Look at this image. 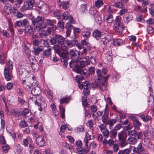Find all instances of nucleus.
<instances>
[{
    "mask_svg": "<svg viewBox=\"0 0 154 154\" xmlns=\"http://www.w3.org/2000/svg\"><path fill=\"white\" fill-rule=\"evenodd\" d=\"M12 70L4 69V75L5 79L7 81L11 80L13 77Z\"/></svg>",
    "mask_w": 154,
    "mask_h": 154,
    "instance_id": "nucleus-12",
    "label": "nucleus"
},
{
    "mask_svg": "<svg viewBox=\"0 0 154 154\" xmlns=\"http://www.w3.org/2000/svg\"><path fill=\"white\" fill-rule=\"evenodd\" d=\"M121 17L119 16L116 17L114 20L113 27L115 31L118 33H121L125 27L121 21Z\"/></svg>",
    "mask_w": 154,
    "mask_h": 154,
    "instance_id": "nucleus-3",
    "label": "nucleus"
},
{
    "mask_svg": "<svg viewBox=\"0 0 154 154\" xmlns=\"http://www.w3.org/2000/svg\"><path fill=\"white\" fill-rule=\"evenodd\" d=\"M107 44L111 42L112 39L111 35H107L103 38Z\"/></svg>",
    "mask_w": 154,
    "mask_h": 154,
    "instance_id": "nucleus-50",
    "label": "nucleus"
},
{
    "mask_svg": "<svg viewBox=\"0 0 154 154\" xmlns=\"http://www.w3.org/2000/svg\"><path fill=\"white\" fill-rule=\"evenodd\" d=\"M94 83L91 84L88 81H85L83 82L81 84L79 85V87L81 89H84L83 92L84 95L86 96H87L90 94V91L89 88L90 87H92L94 89L97 88H94L93 87Z\"/></svg>",
    "mask_w": 154,
    "mask_h": 154,
    "instance_id": "nucleus-4",
    "label": "nucleus"
},
{
    "mask_svg": "<svg viewBox=\"0 0 154 154\" xmlns=\"http://www.w3.org/2000/svg\"><path fill=\"white\" fill-rule=\"evenodd\" d=\"M38 101L39 105V106H38L39 107L38 110L42 112L44 109L46 107L47 104L43 98L40 99V100H38Z\"/></svg>",
    "mask_w": 154,
    "mask_h": 154,
    "instance_id": "nucleus-17",
    "label": "nucleus"
},
{
    "mask_svg": "<svg viewBox=\"0 0 154 154\" xmlns=\"http://www.w3.org/2000/svg\"><path fill=\"white\" fill-rule=\"evenodd\" d=\"M52 49V47H49L48 48L43 51V57H48L51 54V50Z\"/></svg>",
    "mask_w": 154,
    "mask_h": 154,
    "instance_id": "nucleus-20",
    "label": "nucleus"
},
{
    "mask_svg": "<svg viewBox=\"0 0 154 154\" xmlns=\"http://www.w3.org/2000/svg\"><path fill=\"white\" fill-rule=\"evenodd\" d=\"M41 29V30H37L38 31H39V35L41 38H45L48 35L47 33L45 30Z\"/></svg>",
    "mask_w": 154,
    "mask_h": 154,
    "instance_id": "nucleus-32",
    "label": "nucleus"
},
{
    "mask_svg": "<svg viewBox=\"0 0 154 154\" xmlns=\"http://www.w3.org/2000/svg\"><path fill=\"white\" fill-rule=\"evenodd\" d=\"M147 31L148 33L149 34H152L154 32V30L152 27L150 26H149L147 27Z\"/></svg>",
    "mask_w": 154,
    "mask_h": 154,
    "instance_id": "nucleus-62",
    "label": "nucleus"
},
{
    "mask_svg": "<svg viewBox=\"0 0 154 154\" xmlns=\"http://www.w3.org/2000/svg\"><path fill=\"white\" fill-rule=\"evenodd\" d=\"M113 15L111 14L107 16L106 18V22L107 23H111L113 21Z\"/></svg>",
    "mask_w": 154,
    "mask_h": 154,
    "instance_id": "nucleus-37",
    "label": "nucleus"
},
{
    "mask_svg": "<svg viewBox=\"0 0 154 154\" xmlns=\"http://www.w3.org/2000/svg\"><path fill=\"white\" fill-rule=\"evenodd\" d=\"M32 140L30 138H26L24 139L23 140V145L25 146H27L28 144L32 142Z\"/></svg>",
    "mask_w": 154,
    "mask_h": 154,
    "instance_id": "nucleus-31",
    "label": "nucleus"
},
{
    "mask_svg": "<svg viewBox=\"0 0 154 154\" xmlns=\"http://www.w3.org/2000/svg\"><path fill=\"white\" fill-rule=\"evenodd\" d=\"M91 112L94 113L97 112V107L94 105H92L91 107Z\"/></svg>",
    "mask_w": 154,
    "mask_h": 154,
    "instance_id": "nucleus-58",
    "label": "nucleus"
},
{
    "mask_svg": "<svg viewBox=\"0 0 154 154\" xmlns=\"http://www.w3.org/2000/svg\"><path fill=\"white\" fill-rule=\"evenodd\" d=\"M35 4L34 0H27L24 2L23 6H21L20 10L22 12L26 10H30L32 9Z\"/></svg>",
    "mask_w": 154,
    "mask_h": 154,
    "instance_id": "nucleus-5",
    "label": "nucleus"
},
{
    "mask_svg": "<svg viewBox=\"0 0 154 154\" xmlns=\"http://www.w3.org/2000/svg\"><path fill=\"white\" fill-rule=\"evenodd\" d=\"M89 13L91 15L94 16V17L97 15V14H99L95 8H91L89 10Z\"/></svg>",
    "mask_w": 154,
    "mask_h": 154,
    "instance_id": "nucleus-40",
    "label": "nucleus"
},
{
    "mask_svg": "<svg viewBox=\"0 0 154 154\" xmlns=\"http://www.w3.org/2000/svg\"><path fill=\"white\" fill-rule=\"evenodd\" d=\"M104 138H107L109 135V132L107 129L101 131Z\"/></svg>",
    "mask_w": 154,
    "mask_h": 154,
    "instance_id": "nucleus-45",
    "label": "nucleus"
},
{
    "mask_svg": "<svg viewBox=\"0 0 154 154\" xmlns=\"http://www.w3.org/2000/svg\"><path fill=\"white\" fill-rule=\"evenodd\" d=\"M127 136L126 133L124 131H122L118 134V139L119 140H126Z\"/></svg>",
    "mask_w": 154,
    "mask_h": 154,
    "instance_id": "nucleus-18",
    "label": "nucleus"
},
{
    "mask_svg": "<svg viewBox=\"0 0 154 154\" xmlns=\"http://www.w3.org/2000/svg\"><path fill=\"white\" fill-rule=\"evenodd\" d=\"M69 101V99L68 97L63 98L60 100V103L61 104L64 103H67Z\"/></svg>",
    "mask_w": 154,
    "mask_h": 154,
    "instance_id": "nucleus-53",
    "label": "nucleus"
},
{
    "mask_svg": "<svg viewBox=\"0 0 154 154\" xmlns=\"http://www.w3.org/2000/svg\"><path fill=\"white\" fill-rule=\"evenodd\" d=\"M32 26L34 29L39 30L47 27L48 26H52V29L54 31L57 29V26L54 24L55 23L54 20L45 19L42 17L38 16L36 18L32 21Z\"/></svg>",
    "mask_w": 154,
    "mask_h": 154,
    "instance_id": "nucleus-1",
    "label": "nucleus"
},
{
    "mask_svg": "<svg viewBox=\"0 0 154 154\" xmlns=\"http://www.w3.org/2000/svg\"><path fill=\"white\" fill-rule=\"evenodd\" d=\"M10 149V146L8 145L5 144L2 147V149L5 152H7Z\"/></svg>",
    "mask_w": 154,
    "mask_h": 154,
    "instance_id": "nucleus-61",
    "label": "nucleus"
},
{
    "mask_svg": "<svg viewBox=\"0 0 154 154\" xmlns=\"http://www.w3.org/2000/svg\"><path fill=\"white\" fill-rule=\"evenodd\" d=\"M88 72L91 75H94L95 73V69L94 67L91 66L88 68Z\"/></svg>",
    "mask_w": 154,
    "mask_h": 154,
    "instance_id": "nucleus-60",
    "label": "nucleus"
},
{
    "mask_svg": "<svg viewBox=\"0 0 154 154\" xmlns=\"http://www.w3.org/2000/svg\"><path fill=\"white\" fill-rule=\"evenodd\" d=\"M78 61L77 60L75 61L74 60H72L69 63V66L71 68H73L74 67V68L73 69V71L79 73L81 72V69L77 66L78 65Z\"/></svg>",
    "mask_w": 154,
    "mask_h": 154,
    "instance_id": "nucleus-9",
    "label": "nucleus"
},
{
    "mask_svg": "<svg viewBox=\"0 0 154 154\" xmlns=\"http://www.w3.org/2000/svg\"><path fill=\"white\" fill-rule=\"evenodd\" d=\"M62 146L64 147L67 149H69L70 150H73L74 148L73 146L70 144H68L66 142H64L62 143Z\"/></svg>",
    "mask_w": 154,
    "mask_h": 154,
    "instance_id": "nucleus-30",
    "label": "nucleus"
},
{
    "mask_svg": "<svg viewBox=\"0 0 154 154\" xmlns=\"http://www.w3.org/2000/svg\"><path fill=\"white\" fill-rule=\"evenodd\" d=\"M20 79L21 80L25 79L27 75V72L24 68H19L18 69Z\"/></svg>",
    "mask_w": 154,
    "mask_h": 154,
    "instance_id": "nucleus-13",
    "label": "nucleus"
},
{
    "mask_svg": "<svg viewBox=\"0 0 154 154\" xmlns=\"http://www.w3.org/2000/svg\"><path fill=\"white\" fill-rule=\"evenodd\" d=\"M40 45L41 47H48L49 44L48 41L44 39H39Z\"/></svg>",
    "mask_w": 154,
    "mask_h": 154,
    "instance_id": "nucleus-26",
    "label": "nucleus"
},
{
    "mask_svg": "<svg viewBox=\"0 0 154 154\" xmlns=\"http://www.w3.org/2000/svg\"><path fill=\"white\" fill-rule=\"evenodd\" d=\"M113 45L115 46L121 45L123 43V41L120 39H116L113 40Z\"/></svg>",
    "mask_w": 154,
    "mask_h": 154,
    "instance_id": "nucleus-28",
    "label": "nucleus"
},
{
    "mask_svg": "<svg viewBox=\"0 0 154 154\" xmlns=\"http://www.w3.org/2000/svg\"><path fill=\"white\" fill-rule=\"evenodd\" d=\"M32 28L30 26H27L25 27L24 32L27 34L30 35L32 32Z\"/></svg>",
    "mask_w": 154,
    "mask_h": 154,
    "instance_id": "nucleus-27",
    "label": "nucleus"
},
{
    "mask_svg": "<svg viewBox=\"0 0 154 154\" xmlns=\"http://www.w3.org/2000/svg\"><path fill=\"white\" fill-rule=\"evenodd\" d=\"M101 33L100 31L97 29L94 31L92 33L93 36L96 39L98 40L99 39L101 36Z\"/></svg>",
    "mask_w": 154,
    "mask_h": 154,
    "instance_id": "nucleus-21",
    "label": "nucleus"
},
{
    "mask_svg": "<svg viewBox=\"0 0 154 154\" xmlns=\"http://www.w3.org/2000/svg\"><path fill=\"white\" fill-rule=\"evenodd\" d=\"M103 5V0H97L95 2V6L98 8H99L102 6Z\"/></svg>",
    "mask_w": 154,
    "mask_h": 154,
    "instance_id": "nucleus-33",
    "label": "nucleus"
},
{
    "mask_svg": "<svg viewBox=\"0 0 154 154\" xmlns=\"http://www.w3.org/2000/svg\"><path fill=\"white\" fill-rule=\"evenodd\" d=\"M18 101L19 103L23 106L25 105L26 104V102L25 100L20 97L18 98Z\"/></svg>",
    "mask_w": 154,
    "mask_h": 154,
    "instance_id": "nucleus-56",
    "label": "nucleus"
},
{
    "mask_svg": "<svg viewBox=\"0 0 154 154\" xmlns=\"http://www.w3.org/2000/svg\"><path fill=\"white\" fill-rule=\"evenodd\" d=\"M12 7L11 6H5L4 10L7 14H9L11 13Z\"/></svg>",
    "mask_w": 154,
    "mask_h": 154,
    "instance_id": "nucleus-39",
    "label": "nucleus"
},
{
    "mask_svg": "<svg viewBox=\"0 0 154 154\" xmlns=\"http://www.w3.org/2000/svg\"><path fill=\"white\" fill-rule=\"evenodd\" d=\"M87 5L85 4H82L80 6L79 10L81 13L85 12L88 10Z\"/></svg>",
    "mask_w": 154,
    "mask_h": 154,
    "instance_id": "nucleus-34",
    "label": "nucleus"
},
{
    "mask_svg": "<svg viewBox=\"0 0 154 154\" xmlns=\"http://www.w3.org/2000/svg\"><path fill=\"white\" fill-rule=\"evenodd\" d=\"M38 88H34L31 91L32 94L34 96H37L40 94V92L38 90Z\"/></svg>",
    "mask_w": 154,
    "mask_h": 154,
    "instance_id": "nucleus-38",
    "label": "nucleus"
},
{
    "mask_svg": "<svg viewBox=\"0 0 154 154\" xmlns=\"http://www.w3.org/2000/svg\"><path fill=\"white\" fill-rule=\"evenodd\" d=\"M144 150V149L142 146V144L140 143L138 145L137 147H134L133 151L134 152L140 154V152Z\"/></svg>",
    "mask_w": 154,
    "mask_h": 154,
    "instance_id": "nucleus-16",
    "label": "nucleus"
},
{
    "mask_svg": "<svg viewBox=\"0 0 154 154\" xmlns=\"http://www.w3.org/2000/svg\"><path fill=\"white\" fill-rule=\"evenodd\" d=\"M4 69H7L12 70L13 69V62L10 60L9 59L6 63Z\"/></svg>",
    "mask_w": 154,
    "mask_h": 154,
    "instance_id": "nucleus-24",
    "label": "nucleus"
},
{
    "mask_svg": "<svg viewBox=\"0 0 154 154\" xmlns=\"http://www.w3.org/2000/svg\"><path fill=\"white\" fill-rule=\"evenodd\" d=\"M65 38L60 35L55 34L54 37L50 40L51 45H53L56 43L61 44L64 42Z\"/></svg>",
    "mask_w": 154,
    "mask_h": 154,
    "instance_id": "nucleus-6",
    "label": "nucleus"
},
{
    "mask_svg": "<svg viewBox=\"0 0 154 154\" xmlns=\"http://www.w3.org/2000/svg\"><path fill=\"white\" fill-rule=\"evenodd\" d=\"M1 32L3 36L7 38H9L10 36V34L5 30H2Z\"/></svg>",
    "mask_w": 154,
    "mask_h": 154,
    "instance_id": "nucleus-64",
    "label": "nucleus"
},
{
    "mask_svg": "<svg viewBox=\"0 0 154 154\" xmlns=\"http://www.w3.org/2000/svg\"><path fill=\"white\" fill-rule=\"evenodd\" d=\"M82 143L80 140H78L76 141V145L77 146V148H76L77 151V152L79 154L87 153L89 151V149L88 148V147H86V146L84 149L82 148Z\"/></svg>",
    "mask_w": 154,
    "mask_h": 154,
    "instance_id": "nucleus-7",
    "label": "nucleus"
},
{
    "mask_svg": "<svg viewBox=\"0 0 154 154\" xmlns=\"http://www.w3.org/2000/svg\"><path fill=\"white\" fill-rule=\"evenodd\" d=\"M109 112V108L107 106H106L104 110V113L101 116L102 121L103 123L105 124L108 120Z\"/></svg>",
    "mask_w": 154,
    "mask_h": 154,
    "instance_id": "nucleus-11",
    "label": "nucleus"
},
{
    "mask_svg": "<svg viewBox=\"0 0 154 154\" xmlns=\"http://www.w3.org/2000/svg\"><path fill=\"white\" fill-rule=\"evenodd\" d=\"M90 63L89 61H82L80 62V64L81 68H84L86 66H87L90 64Z\"/></svg>",
    "mask_w": 154,
    "mask_h": 154,
    "instance_id": "nucleus-51",
    "label": "nucleus"
},
{
    "mask_svg": "<svg viewBox=\"0 0 154 154\" xmlns=\"http://www.w3.org/2000/svg\"><path fill=\"white\" fill-rule=\"evenodd\" d=\"M100 16V15L99 13L97 14V15L94 17L95 21L99 24H100L101 22V18Z\"/></svg>",
    "mask_w": 154,
    "mask_h": 154,
    "instance_id": "nucleus-43",
    "label": "nucleus"
},
{
    "mask_svg": "<svg viewBox=\"0 0 154 154\" xmlns=\"http://www.w3.org/2000/svg\"><path fill=\"white\" fill-rule=\"evenodd\" d=\"M57 27L61 29H64V23L62 20H59L57 23Z\"/></svg>",
    "mask_w": 154,
    "mask_h": 154,
    "instance_id": "nucleus-49",
    "label": "nucleus"
},
{
    "mask_svg": "<svg viewBox=\"0 0 154 154\" xmlns=\"http://www.w3.org/2000/svg\"><path fill=\"white\" fill-rule=\"evenodd\" d=\"M62 19L67 20L69 17V14L68 12L66 11L62 13Z\"/></svg>",
    "mask_w": 154,
    "mask_h": 154,
    "instance_id": "nucleus-47",
    "label": "nucleus"
},
{
    "mask_svg": "<svg viewBox=\"0 0 154 154\" xmlns=\"http://www.w3.org/2000/svg\"><path fill=\"white\" fill-rule=\"evenodd\" d=\"M133 18L131 14H126L123 17L124 22L126 23H128L133 19Z\"/></svg>",
    "mask_w": 154,
    "mask_h": 154,
    "instance_id": "nucleus-22",
    "label": "nucleus"
},
{
    "mask_svg": "<svg viewBox=\"0 0 154 154\" xmlns=\"http://www.w3.org/2000/svg\"><path fill=\"white\" fill-rule=\"evenodd\" d=\"M110 137L112 138H115L117 134V132L116 131H110Z\"/></svg>",
    "mask_w": 154,
    "mask_h": 154,
    "instance_id": "nucleus-59",
    "label": "nucleus"
},
{
    "mask_svg": "<svg viewBox=\"0 0 154 154\" xmlns=\"http://www.w3.org/2000/svg\"><path fill=\"white\" fill-rule=\"evenodd\" d=\"M33 50L32 51L34 55H38L40 52H42L43 50V49L41 47H34Z\"/></svg>",
    "mask_w": 154,
    "mask_h": 154,
    "instance_id": "nucleus-25",
    "label": "nucleus"
},
{
    "mask_svg": "<svg viewBox=\"0 0 154 154\" xmlns=\"http://www.w3.org/2000/svg\"><path fill=\"white\" fill-rule=\"evenodd\" d=\"M29 112V109L28 108H24L21 112V115L24 117H25L26 115L28 114Z\"/></svg>",
    "mask_w": 154,
    "mask_h": 154,
    "instance_id": "nucleus-52",
    "label": "nucleus"
},
{
    "mask_svg": "<svg viewBox=\"0 0 154 154\" xmlns=\"http://www.w3.org/2000/svg\"><path fill=\"white\" fill-rule=\"evenodd\" d=\"M86 124L89 127L91 132H92L94 131V127H93L94 123L92 120H89L87 122Z\"/></svg>",
    "mask_w": 154,
    "mask_h": 154,
    "instance_id": "nucleus-35",
    "label": "nucleus"
},
{
    "mask_svg": "<svg viewBox=\"0 0 154 154\" xmlns=\"http://www.w3.org/2000/svg\"><path fill=\"white\" fill-rule=\"evenodd\" d=\"M84 130V128L82 125H79L76 127L75 129V131L78 133H80L81 131H82Z\"/></svg>",
    "mask_w": 154,
    "mask_h": 154,
    "instance_id": "nucleus-54",
    "label": "nucleus"
},
{
    "mask_svg": "<svg viewBox=\"0 0 154 154\" xmlns=\"http://www.w3.org/2000/svg\"><path fill=\"white\" fill-rule=\"evenodd\" d=\"M125 140H119L120 141L119 145L121 147H123L127 145V143L125 141Z\"/></svg>",
    "mask_w": 154,
    "mask_h": 154,
    "instance_id": "nucleus-63",
    "label": "nucleus"
},
{
    "mask_svg": "<svg viewBox=\"0 0 154 154\" xmlns=\"http://www.w3.org/2000/svg\"><path fill=\"white\" fill-rule=\"evenodd\" d=\"M143 134L141 132H136L134 137L136 139H141L143 137Z\"/></svg>",
    "mask_w": 154,
    "mask_h": 154,
    "instance_id": "nucleus-46",
    "label": "nucleus"
},
{
    "mask_svg": "<svg viewBox=\"0 0 154 154\" xmlns=\"http://www.w3.org/2000/svg\"><path fill=\"white\" fill-rule=\"evenodd\" d=\"M82 34L83 37L87 38L90 36L91 33L88 31L86 30L83 32Z\"/></svg>",
    "mask_w": 154,
    "mask_h": 154,
    "instance_id": "nucleus-36",
    "label": "nucleus"
},
{
    "mask_svg": "<svg viewBox=\"0 0 154 154\" xmlns=\"http://www.w3.org/2000/svg\"><path fill=\"white\" fill-rule=\"evenodd\" d=\"M127 141L131 144H134L137 142L136 139L134 137H130L128 138Z\"/></svg>",
    "mask_w": 154,
    "mask_h": 154,
    "instance_id": "nucleus-42",
    "label": "nucleus"
},
{
    "mask_svg": "<svg viewBox=\"0 0 154 154\" xmlns=\"http://www.w3.org/2000/svg\"><path fill=\"white\" fill-rule=\"evenodd\" d=\"M54 49L56 52L59 55H60L61 62L67 61L68 60V57L67 53H60V48H59V47L57 45H55L54 47Z\"/></svg>",
    "mask_w": 154,
    "mask_h": 154,
    "instance_id": "nucleus-8",
    "label": "nucleus"
},
{
    "mask_svg": "<svg viewBox=\"0 0 154 154\" xmlns=\"http://www.w3.org/2000/svg\"><path fill=\"white\" fill-rule=\"evenodd\" d=\"M96 73L98 78L93 84V87L98 88L100 90L104 91L106 89L107 83L106 81L110 76L109 75L103 77L102 74L100 69H96Z\"/></svg>",
    "mask_w": 154,
    "mask_h": 154,
    "instance_id": "nucleus-2",
    "label": "nucleus"
},
{
    "mask_svg": "<svg viewBox=\"0 0 154 154\" xmlns=\"http://www.w3.org/2000/svg\"><path fill=\"white\" fill-rule=\"evenodd\" d=\"M94 138V135H93L91 137V135L88 134H86V136L84 139V142L86 147H87L88 146V140L91 139H93Z\"/></svg>",
    "mask_w": 154,
    "mask_h": 154,
    "instance_id": "nucleus-19",
    "label": "nucleus"
},
{
    "mask_svg": "<svg viewBox=\"0 0 154 154\" xmlns=\"http://www.w3.org/2000/svg\"><path fill=\"white\" fill-rule=\"evenodd\" d=\"M117 119H110L108 120L105 124L108 125L110 129H111L112 126L116 122Z\"/></svg>",
    "mask_w": 154,
    "mask_h": 154,
    "instance_id": "nucleus-23",
    "label": "nucleus"
},
{
    "mask_svg": "<svg viewBox=\"0 0 154 154\" xmlns=\"http://www.w3.org/2000/svg\"><path fill=\"white\" fill-rule=\"evenodd\" d=\"M85 112V118H89L91 116V114L88 110H87L85 108L84 109Z\"/></svg>",
    "mask_w": 154,
    "mask_h": 154,
    "instance_id": "nucleus-48",
    "label": "nucleus"
},
{
    "mask_svg": "<svg viewBox=\"0 0 154 154\" xmlns=\"http://www.w3.org/2000/svg\"><path fill=\"white\" fill-rule=\"evenodd\" d=\"M35 141L37 145L40 147L43 146L45 143L44 138L41 136H38L36 139Z\"/></svg>",
    "mask_w": 154,
    "mask_h": 154,
    "instance_id": "nucleus-14",
    "label": "nucleus"
},
{
    "mask_svg": "<svg viewBox=\"0 0 154 154\" xmlns=\"http://www.w3.org/2000/svg\"><path fill=\"white\" fill-rule=\"evenodd\" d=\"M114 6L116 8H123L124 7L123 2H116Z\"/></svg>",
    "mask_w": 154,
    "mask_h": 154,
    "instance_id": "nucleus-41",
    "label": "nucleus"
},
{
    "mask_svg": "<svg viewBox=\"0 0 154 154\" xmlns=\"http://www.w3.org/2000/svg\"><path fill=\"white\" fill-rule=\"evenodd\" d=\"M83 50L82 51H78L77 52L78 54V57L83 55H86L87 54V50L85 48H83Z\"/></svg>",
    "mask_w": 154,
    "mask_h": 154,
    "instance_id": "nucleus-44",
    "label": "nucleus"
},
{
    "mask_svg": "<svg viewBox=\"0 0 154 154\" xmlns=\"http://www.w3.org/2000/svg\"><path fill=\"white\" fill-rule=\"evenodd\" d=\"M130 118L132 121V123L134 128L137 130H138L140 129V127L141 126V123L138 121L137 119L135 116H131Z\"/></svg>",
    "mask_w": 154,
    "mask_h": 154,
    "instance_id": "nucleus-10",
    "label": "nucleus"
},
{
    "mask_svg": "<svg viewBox=\"0 0 154 154\" xmlns=\"http://www.w3.org/2000/svg\"><path fill=\"white\" fill-rule=\"evenodd\" d=\"M121 9L119 11V14L120 15H122L125 14L127 12L128 10L125 8H121Z\"/></svg>",
    "mask_w": 154,
    "mask_h": 154,
    "instance_id": "nucleus-57",
    "label": "nucleus"
},
{
    "mask_svg": "<svg viewBox=\"0 0 154 154\" xmlns=\"http://www.w3.org/2000/svg\"><path fill=\"white\" fill-rule=\"evenodd\" d=\"M76 43H77V40H67L66 41V44H67L69 48H71L73 45H75Z\"/></svg>",
    "mask_w": 154,
    "mask_h": 154,
    "instance_id": "nucleus-29",
    "label": "nucleus"
},
{
    "mask_svg": "<svg viewBox=\"0 0 154 154\" xmlns=\"http://www.w3.org/2000/svg\"><path fill=\"white\" fill-rule=\"evenodd\" d=\"M22 84L23 85V87L27 91L29 90L31 88V84L26 81L25 79H22L21 80Z\"/></svg>",
    "mask_w": 154,
    "mask_h": 154,
    "instance_id": "nucleus-15",
    "label": "nucleus"
},
{
    "mask_svg": "<svg viewBox=\"0 0 154 154\" xmlns=\"http://www.w3.org/2000/svg\"><path fill=\"white\" fill-rule=\"evenodd\" d=\"M65 27L66 30H71L72 29H73L74 27L72 24L69 23H66Z\"/></svg>",
    "mask_w": 154,
    "mask_h": 154,
    "instance_id": "nucleus-55",
    "label": "nucleus"
}]
</instances>
